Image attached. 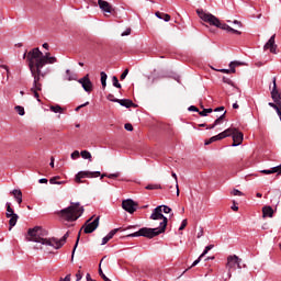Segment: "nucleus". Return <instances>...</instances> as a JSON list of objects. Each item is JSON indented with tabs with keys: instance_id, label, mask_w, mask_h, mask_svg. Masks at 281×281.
I'll list each match as a JSON object with an SVG mask.
<instances>
[{
	"instance_id": "nucleus-33",
	"label": "nucleus",
	"mask_w": 281,
	"mask_h": 281,
	"mask_svg": "<svg viewBox=\"0 0 281 281\" xmlns=\"http://www.w3.org/2000/svg\"><path fill=\"white\" fill-rule=\"evenodd\" d=\"M243 65H245V64L240 63V61H231L229 67H231V69H236V67H240Z\"/></svg>"
},
{
	"instance_id": "nucleus-16",
	"label": "nucleus",
	"mask_w": 281,
	"mask_h": 281,
	"mask_svg": "<svg viewBox=\"0 0 281 281\" xmlns=\"http://www.w3.org/2000/svg\"><path fill=\"white\" fill-rule=\"evenodd\" d=\"M211 249H214V245H209L205 247L203 254L200 255V257L193 261V263L191 265L190 269H192V267H196V265H199V262H201L202 258H205V255L211 251Z\"/></svg>"
},
{
	"instance_id": "nucleus-12",
	"label": "nucleus",
	"mask_w": 281,
	"mask_h": 281,
	"mask_svg": "<svg viewBox=\"0 0 281 281\" xmlns=\"http://www.w3.org/2000/svg\"><path fill=\"white\" fill-rule=\"evenodd\" d=\"M227 133H232V130H225L224 132L220 133L218 135L211 137L209 140H205V146H210V144H212L214 142H218L221 139H225V137H229V134H227Z\"/></svg>"
},
{
	"instance_id": "nucleus-36",
	"label": "nucleus",
	"mask_w": 281,
	"mask_h": 281,
	"mask_svg": "<svg viewBox=\"0 0 281 281\" xmlns=\"http://www.w3.org/2000/svg\"><path fill=\"white\" fill-rule=\"evenodd\" d=\"M11 194L14 195V199H19V196H23V192H21V190H16V189L11 191Z\"/></svg>"
},
{
	"instance_id": "nucleus-19",
	"label": "nucleus",
	"mask_w": 281,
	"mask_h": 281,
	"mask_svg": "<svg viewBox=\"0 0 281 281\" xmlns=\"http://www.w3.org/2000/svg\"><path fill=\"white\" fill-rule=\"evenodd\" d=\"M276 172H277L278 176L281 175V164L277 167L271 168V169L261 170L262 175H276Z\"/></svg>"
},
{
	"instance_id": "nucleus-59",
	"label": "nucleus",
	"mask_w": 281,
	"mask_h": 281,
	"mask_svg": "<svg viewBox=\"0 0 281 281\" xmlns=\"http://www.w3.org/2000/svg\"><path fill=\"white\" fill-rule=\"evenodd\" d=\"M171 176L173 177V179L176 180V183H177V173L172 172Z\"/></svg>"
},
{
	"instance_id": "nucleus-57",
	"label": "nucleus",
	"mask_w": 281,
	"mask_h": 281,
	"mask_svg": "<svg viewBox=\"0 0 281 281\" xmlns=\"http://www.w3.org/2000/svg\"><path fill=\"white\" fill-rule=\"evenodd\" d=\"M43 47H44V49H49V44L44 43V44H43Z\"/></svg>"
},
{
	"instance_id": "nucleus-52",
	"label": "nucleus",
	"mask_w": 281,
	"mask_h": 281,
	"mask_svg": "<svg viewBox=\"0 0 281 281\" xmlns=\"http://www.w3.org/2000/svg\"><path fill=\"white\" fill-rule=\"evenodd\" d=\"M86 280H87V281H95V279L91 278V274H90V273H87Z\"/></svg>"
},
{
	"instance_id": "nucleus-28",
	"label": "nucleus",
	"mask_w": 281,
	"mask_h": 281,
	"mask_svg": "<svg viewBox=\"0 0 281 281\" xmlns=\"http://www.w3.org/2000/svg\"><path fill=\"white\" fill-rule=\"evenodd\" d=\"M145 190H161V186L160 184H148L147 187H145Z\"/></svg>"
},
{
	"instance_id": "nucleus-13",
	"label": "nucleus",
	"mask_w": 281,
	"mask_h": 281,
	"mask_svg": "<svg viewBox=\"0 0 281 281\" xmlns=\"http://www.w3.org/2000/svg\"><path fill=\"white\" fill-rule=\"evenodd\" d=\"M98 5L100 10H102V12H106L108 14H113V12L115 11L111 3L104 0H98Z\"/></svg>"
},
{
	"instance_id": "nucleus-15",
	"label": "nucleus",
	"mask_w": 281,
	"mask_h": 281,
	"mask_svg": "<svg viewBox=\"0 0 281 281\" xmlns=\"http://www.w3.org/2000/svg\"><path fill=\"white\" fill-rule=\"evenodd\" d=\"M272 83H273V88L271 91V98H272L273 102H281V93H280V91H278V85L276 83V77H273Z\"/></svg>"
},
{
	"instance_id": "nucleus-48",
	"label": "nucleus",
	"mask_w": 281,
	"mask_h": 281,
	"mask_svg": "<svg viewBox=\"0 0 281 281\" xmlns=\"http://www.w3.org/2000/svg\"><path fill=\"white\" fill-rule=\"evenodd\" d=\"M59 281H71V274H67L64 279L60 278Z\"/></svg>"
},
{
	"instance_id": "nucleus-45",
	"label": "nucleus",
	"mask_w": 281,
	"mask_h": 281,
	"mask_svg": "<svg viewBox=\"0 0 281 281\" xmlns=\"http://www.w3.org/2000/svg\"><path fill=\"white\" fill-rule=\"evenodd\" d=\"M234 196H243V193L238 189L233 190Z\"/></svg>"
},
{
	"instance_id": "nucleus-30",
	"label": "nucleus",
	"mask_w": 281,
	"mask_h": 281,
	"mask_svg": "<svg viewBox=\"0 0 281 281\" xmlns=\"http://www.w3.org/2000/svg\"><path fill=\"white\" fill-rule=\"evenodd\" d=\"M113 87H116V89H122V85L120 83V80L114 76L112 77Z\"/></svg>"
},
{
	"instance_id": "nucleus-43",
	"label": "nucleus",
	"mask_w": 281,
	"mask_h": 281,
	"mask_svg": "<svg viewBox=\"0 0 281 281\" xmlns=\"http://www.w3.org/2000/svg\"><path fill=\"white\" fill-rule=\"evenodd\" d=\"M78 157H80V151L75 150V151L71 154V159H78Z\"/></svg>"
},
{
	"instance_id": "nucleus-40",
	"label": "nucleus",
	"mask_w": 281,
	"mask_h": 281,
	"mask_svg": "<svg viewBox=\"0 0 281 281\" xmlns=\"http://www.w3.org/2000/svg\"><path fill=\"white\" fill-rule=\"evenodd\" d=\"M186 227H188V220H183L180 227H179V231L180 232H183V229H186Z\"/></svg>"
},
{
	"instance_id": "nucleus-63",
	"label": "nucleus",
	"mask_w": 281,
	"mask_h": 281,
	"mask_svg": "<svg viewBox=\"0 0 281 281\" xmlns=\"http://www.w3.org/2000/svg\"><path fill=\"white\" fill-rule=\"evenodd\" d=\"M200 127H205L207 126V124L203 123V124H199Z\"/></svg>"
},
{
	"instance_id": "nucleus-22",
	"label": "nucleus",
	"mask_w": 281,
	"mask_h": 281,
	"mask_svg": "<svg viewBox=\"0 0 281 281\" xmlns=\"http://www.w3.org/2000/svg\"><path fill=\"white\" fill-rule=\"evenodd\" d=\"M155 15L157 16V19H162L166 22L170 21V14H168V13H161V12L157 11L155 13Z\"/></svg>"
},
{
	"instance_id": "nucleus-4",
	"label": "nucleus",
	"mask_w": 281,
	"mask_h": 281,
	"mask_svg": "<svg viewBox=\"0 0 281 281\" xmlns=\"http://www.w3.org/2000/svg\"><path fill=\"white\" fill-rule=\"evenodd\" d=\"M196 14L198 16H200L202 21H204V23H209V25L220 27V30H225L226 32H231L232 34H237L238 36H240L241 34L240 31L233 29L232 26L225 23H221V20H218V18H216V15L212 13H206L205 11L198 9Z\"/></svg>"
},
{
	"instance_id": "nucleus-64",
	"label": "nucleus",
	"mask_w": 281,
	"mask_h": 281,
	"mask_svg": "<svg viewBox=\"0 0 281 281\" xmlns=\"http://www.w3.org/2000/svg\"><path fill=\"white\" fill-rule=\"evenodd\" d=\"M234 23H235L236 25H240V22H238V20H235Z\"/></svg>"
},
{
	"instance_id": "nucleus-54",
	"label": "nucleus",
	"mask_w": 281,
	"mask_h": 281,
	"mask_svg": "<svg viewBox=\"0 0 281 281\" xmlns=\"http://www.w3.org/2000/svg\"><path fill=\"white\" fill-rule=\"evenodd\" d=\"M201 236H203V228H200V231L198 233V238H201Z\"/></svg>"
},
{
	"instance_id": "nucleus-39",
	"label": "nucleus",
	"mask_w": 281,
	"mask_h": 281,
	"mask_svg": "<svg viewBox=\"0 0 281 281\" xmlns=\"http://www.w3.org/2000/svg\"><path fill=\"white\" fill-rule=\"evenodd\" d=\"M159 207H162V212L165 214H170L172 212V209H170V206L167 205H160Z\"/></svg>"
},
{
	"instance_id": "nucleus-23",
	"label": "nucleus",
	"mask_w": 281,
	"mask_h": 281,
	"mask_svg": "<svg viewBox=\"0 0 281 281\" xmlns=\"http://www.w3.org/2000/svg\"><path fill=\"white\" fill-rule=\"evenodd\" d=\"M7 218H10V216L16 215V213H14V210L12 209V204L10 202H7Z\"/></svg>"
},
{
	"instance_id": "nucleus-10",
	"label": "nucleus",
	"mask_w": 281,
	"mask_h": 281,
	"mask_svg": "<svg viewBox=\"0 0 281 281\" xmlns=\"http://www.w3.org/2000/svg\"><path fill=\"white\" fill-rule=\"evenodd\" d=\"M137 203L133 201L132 199L123 200L122 207L125 210V212H128V214H135L137 212Z\"/></svg>"
},
{
	"instance_id": "nucleus-32",
	"label": "nucleus",
	"mask_w": 281,
	"mask_h": 281,
	"mask_svg": "<svg viewBox=\"0 0 281 281\" xmlns=\"http://www.w3.org/2000/svg\"><path fill=\"white\" fill-rule=\"evenodd\" d=\"M58 59L56 57H48L44 63L45 65H54V63H57Z\"/></svg>"
},
{
	"instance_id": "nucleus-5",
	"label": "nucleus",
	"mask_w": 281,
	"mask_h": 281,
	"mask_svg": "<svg viewBox=\"0 0 281 281\" xmlns=\"http://www.w3.org/2000/svg\"><path fill=\"white\" fill-rule=\"evenodd\" d=\"M58 216L67 221L68 223H74V221H78L82 214H85V207L80 206V202L74 203L71 202L70 205L61 211H59Z\"/></svg>"
},
{
	"instance_id": "nucleus-29",
	"label": "nucleus",
	"mask_w": 281,
	"mask_h": 281,
	"mask_svg": "<svg viewBox=\"0 0 281 281\" xmlns=\"http://www.w3.org/2000/svg\"><path fill=\"white\" fill-rule=\"evenodd\" d=\"M214 110H212V108L210 109H203V111L199 112V115H201V117H205L207 115V113H212Z\"/></svg>"
},
{
	"instance_id": "nucleus-47",
	"label": "nucleus",
	"mask_w": 281,
	"mask_h": 281,
	"mask_svg": "<svg viewBox=\"0 0 281 281\" xmlns=\"http://www.w3.org/2000/svg\"><path fill=\"white\" fill-rule=\"evenodd\" d=\"M108 100H110V102H115V100H120V99H115V95L113 94H108Z\"/></svg>"
},
{
	"instance_id": "nucleus-6",
	"label": "nucleus",
	"mask_w": 281,
	"mask_h": 281,
	"mask_svg": "<svg viewBox=\"0 0 281 281\" xmlns=\"http://www.w3.org/2000/svg\"><path fill=\"white\" fill-rule=\"evenodd\" d=\"M243 262V259H240L236 255H231L227 257V263H226V269H228L227 276L228 278H232V269H243V266L240 263Z\"/></svg>"
},
{
	"instance_id": "nucleus-17",
	"label": "nucleus",
	"mask_w": 281,
	"mask_h": 281,
	"mask_svg": "<svg viewBox=\"0 0 281 281\" xmlns=\"http://www.w3.org/2000/svg\"><path fill=\"white\" fill-rule=\"evenodd\" d=\"M114 102H117L119 104H121V106H125L126 109H131V106H137V104L133 103V101L128 99H119L114 100Z\"/></svg>"
},
{
	"instance_id": "nucleus-38",
	"label": "nucleus",
	"mask_w": 281,
	"mask_h": 281,
	"mask_svg": "<svg viewBox=\"0 0 281 281\" xmlns=\"http://www.w3.org/2000/svg\"><path fill=\"white\" fill-rule=\"evenodd\" d=\"M221 74H236V69L235 68H231V69H220Z\"/></svg>"
},
{
	"instance_id": "nucleus-56",
	"label": "nucleus",
	"mask_w": 281,
	"mask_h": 281,
	"mask_svg": "<svg viewBox=\"0 0 281 281\" xmlns=\"http://www.w3.org/2000/svg\"><path fill=\"white\" fill-rule=\"evenodd\" d=\"M40 183H47V179L45 178L40 179Z\"/></svg>"
},
{
	"instance_id": "nucleus-25",
	"label": "nucleus",
	"mask_w": 281,
	"mask_h": 281,
	"mask_svg": "<svg viewBox=\"0 0 281 281\" xmlns=\"http://www.w3.org/2000/svg\"><path fill=\"white\" fill-rule=\"evenodd\" d=\"M80 155H81V157H82V159H89V161H91V153H89V150H82L81 153H80Z\"/></svg>"
},
{
	"instance_id": "nucleus-50",
	"label": "nucleus",
	"mask_w": 281,
	"mask_h": 281,
	"mask_svg": "<svg viewBox=\"0 0 281 281\" xmlns=\"http://www.w3.org/2000/svg\"><path fill=\"white\" fill-rule=\"evenodd\" d=\"M189 111H195L196 113H199V108L191 105L189 106Z\"/></svg>"
},
{
	"instance_id": "nucleus-58",
	"label": "nucleus",
	"mask_w": 281,
	"mask_h": 281,
	"mask_svg": "<svg viewBox=\"0 0 281 281\" xmlns=\"http://www.w3.org/2000/svg\"><path fill=\"white\" fill-rule=\"evenodd\" d=\"M49 166H50L52 168H54V157L50 158V164H49Z\"/></svg>"
},
{
	"instance_id": "nucleus-34",
	"label": "nucleus",
	"mask_w": 281,
	"mask_h": 281,
	"mask_svg": "<svg viewBox=\"0 0 281 281\" xmlns=\"http://www.w3.org/2000/svg\"><path fill=\"white\" fill-rule=\"evenodd\" d=\"M60 177H53L49 179V183L60 186L63 182L58 181Z\"/></svg>"
},
{
	"instance_id": "nucleus-2",
	"label": "nucleus",
	"mask_w": 281,
	"mask_h": 281,
	"mask_svg": "<svg viewBox=\"0 0 281 281\" xmlns=\"http://www.w3.org/2000/svg\"><path fill=\"white\" fill-rule=\"evenodd\" d=\"M150 218L151 221L162 222H160L159 227L156 228L143 227L139 231L127 235L128 238H137L139 236H144V238H155V236H159V234H164L166 232V227H168V217L164 216V206H157L154 209Z\"/></svg>"
},
{
	"instance_id": "nucleus-11",
	"label": "nucleus",
	"mask_w": 281,
	"mask_h": 281,
	"mask_svg": "<svg viewBox=\"0 0 281 281\" xmlns=\"http://www.w3.org/2000/svg\"><path fill=\"white\" fill-rule=\"evenodd\" d=\"M77 82L81 85L86 93H91V91H93V82H91L89 75H86L83 78H80L79 80H77Z\"/></svg>"
},
{
	"instance_id": "nucleus-14",
	"label": "nucleus",
	"mask_w": 281,
	"mask_h": 281,
	"mask_svg": "<svg viewBox=\"0 0 281 281\" xmlns=\"http://www.w3.org/2000/svg\"><path fill=\"white\" fill-rule=\"evenodd\" d=\"M263 49H269L271 54H276V49H278V45H276V34H273L269 41L263 46Z\"/></svg>"
},
{
	"instance_id": "nucleus-1",
	"label": "nucleus",
	"mask_w": 281,
	"mask_h": 281,
	"mask_svg": "<svg viewBox=\"0 0 281 281\" xmlns=\"http://www.w3.org/2000/svg\"><path fill=\"white\" fill-rule=\"evenodd\" d=\"M26 56V60L29 61V69L31 71V76L33 78V86L30 89L31 93H33L34 98H36L37 102H41V94L38 91H43V83H41V78H45L46 74L43 72V66L48 58H52L50 53H46L43 55V52L38 48H33L26 54H24V58Z\"/></svg>"
},
{
	"instance_id": "nucleus-46",
	"label": "nucleus",
	"mask_w": 281,
	"mask_h": 281,
	"mask_svg": "<svg viewBox=\"0 0 281 281\" xmlns=\"http://www.w3.org/2000/svg\"><path fill=\"white\" fill-rule=\"evenodd\" d=\"M124 128H125V131H133V124L126 123V124L124 125Z\"/></svg>"
},
{
	"instance_id": "nucleus-21",
	"label": "nucleus",
	"mask_w": 281,
	"mask_h": 281,
	"mask_svg": "<svg viewBox=\"0 0 281 281\" xmlns=\"http://www.w3.org/2000/svg\"><path fill=\"white\" fill-rule=\"evenodd\" d=\"M19 221V215H11L10 220H9V225H10V231H12V227H14V225H16V222Z\"/></svg>"
},
{
	"instance_id": "nucleus-55",
	"label": "nucleus",
	"mask_w": 281,
	"mask_h": 281,
	"mask_svg": "<svg viewBox=\"0 0 281 281\" xmlns=\"http://www.w3.org/2000/svg\"><path fill=\"white\" fill-rule=\"evenodd\" d=\"M214 111H215V112H218V111H225V106L216 108Z\"/></svg>"
},
{
	"instance_id": "nucleus-20",
	"label": "nucleus",
	"mask_w": 281,
	"mask_h": 281,
	"mask_svg": "<svg viewBox=\"0 0 281 281\" xmlns=\"http://www.w3.org/2000/svg\"><path fill=\"white\" fill-rule=\"evenodd\" d=\"M262 216L263 218H273V209L271 206H263Z\"/></svg>"
},
{
	"instance_id": "nucleus-24",
	"label": "nucleus",
	"mask_w": 281,
	"mask_h": 281,
	"mask_svg": "<svg viewBox=\"0 0 281 281\" xmlns=\"http://www.w3.org/2000/svg\"><path fill=\"white\" fill-rule=\"evenodd\" d=\"M106 78H108L106 72L102 71L101 72V85H102L103 89H106Z\"/></svg>"
},
{
	"instance_id": "nucleus-18",
	"label": "nucleus",
	"mask_w": 281,
	"mask_h": 281,
	"mask_svg": "<svg viewBox=\"0 0 281 281\" xmlns=\"http://www.w3.org/2000/svg\"><path fill=\"white\" fill-rule=\"evenodd\" d=\"M122 228H114L112 229L105 237H103L101 245H106L109 240L113 238L119 232H121Z\"/></svg>"
},
{
	"instance_id": "nucleus-31",
	"label": "nucleus",
	"mask_w": 281,
	"mask_h": 281,
	"mask_svg": "<svg viewBox=\"0 0 281 281\" xmlns=\"http://www.w3.org/2000/svg\"><path fill=\"white\" fill-rule=\"evenodd\" d=\"M50 111H53V113H61L63 108L60 105H52Z\"/></svg>"
},
{
	"instance_id": "nucleus-42",
	"label": "nucleus",
	"mask_w": 281,
	"mask_h": 281,
	"mask_svg": "<svg viewBox=\"0 0 281 281\" xmlns=\"http://www.w3.org/2000/svg\"><path fill=\"white\" fill-rule=\"evenodd\" d=\"M82 280V271L78 270L76 273V281H81Z\"/></svg>"
},
{
	"instance_id": "nucleus-41",
	"label": "nucleus",
	"mask_w": 281,
	"mask_h": 281,
	"mask_svg": "<svg viewBox=\"0 0 281 281\" xmlns=\"http://www.w3.org/2000/svg\"><path fill=\"white\" fill-rule=\"evenodd\" d=\"M127 76H128V68H126V69L122 72V75H121V80H125Z\"/></svg>"
},
{
	"instance_id": "nucleus-9",
	"label": "nucleus",
	"mask_w": 281,
	"mask_h": 281,
	"mask_svg": "<svg viewBox=\"0 0 281 281\" xmlns=\"http://www.w3.org/2000/svg\"><path fill=\"white\" fill-rule=\"evenodd\" d=\"M93 217L89 218L86 223V227L83 228L85 234H93L94 231L98 229L100 225V216L95 217L93 222H91Z\"/></svg>"
},
{
	"instance_id": "nucleus-37",
	"label": "nucleus",
	"mask_w": 281,
	"mask_h": 281,
	"mask_svg": "<svg viewBox=\"0 0 281 281\" xmlns=\"http://www.w3.org/2000/svg\"><path fill=\"white\" fill-rule=\"evenodd\" d=\"M78 243H80V232H79V234H78V237H77L75 247H74V249H72L71 258H74V255L76 254V249L78 248Z\"/></svg>"
},
{
	"instance_id": "nucleus-61",
	"label": "nucleus",
	"mask_w": 281,
	"mask_h": 281,
	"mask_svg": "<svg viewBox=\"0 0 281 281\" xmlns=\"http://www.w3.org/2000/svg\"><path fill=\"white\" fill-rule=\"evenodd\" d=\"M238 106H239L238 103L233 104V109H238Z\"/></svg>"
},
{
	"instance_id": "nucleus-51",
	"label": "nucleus",
	"mask_w": 281,
	"mask_h": 281,
	"mask_svg": "<svg viewBox=\"0 0 281 281\" xmlns=\"http://www.w3.org/2000/svg\"><path fill=\"white\" fill-rule=\"evenodd\" d=\"M19 205H21V203H23V195H19L18 198H15Z\"/></svg>"
},
{
	"instance_id": "nucleus-53",
	"label": "nucleus",
	"mask_w": 281,
	"mask_h": 281,
	"mask_svg": "<svg viewBox=\"0 0 281 281\" xmlns=\"http://www.w3.org/2000/svg\"><path fill=\"white\" fill-rule=\"evenodd\" d=\"M233 212H238V206H236V202H234V205L232 206Z\"/></svg>"
},
{
	"instance_id": "nucleus-26",
	"label": "nucleus",
	"mask_w": 281,
	"mask_h": 281,
	"mask_svg": "<svg viewBox=\"0 0 281 281\" xmlns=\"http://www.w3.org/2000/svg\"><path fill=\"white\" fill-rule=\"evenodd\" d=\"M104 177H108V179H117V177H120V172L110 173V175L103 173V175L101 176V179H104Z\"/></svg>"
},
{
	"instance_id": "nucleus-27",
	"label": "nucleus",
	"mask_w": 281,
	"mask_h": 281,
	"mask_svg": "<svg viewBox=\"0 0 281 281\" xmlns=\"http://www.w3.org/2000/svg\"><path fill=\"white\" fill-rule=\"evenodd\" d=\"M226 113H227V112H224L220 117H217V119L214 121V126H218V124H222L223 120H225Z\"/></svg>"
},
{
	"instance_id": "nucleus-35",
	"label": "nucleus",
	"mask_w": 281,
	"mask_h": 281,
	"mask_svg": "<svg viewBox=\"0 0 281 281\" xmlns=\"http://www.w3.org/2000/svg\"><path fill=\"white\" fill-rule=\"evenodd\" d=\"M15 111L19 113V115H25V109L21 105H16Z\"/></svg>"
},
{
	"instance_id": "nucleus-49",
	"label": "nucleus",
	"mask_w": 281,
	"mask_h": 281,
	"mask_svg": "<svg viewBox=\"0 0 281 281\" xmlns=\"http://www.w3.org/2000/svg\"><path fill=\"white\" fill-rule=\"evenodd\" d=\"M130 34H131V29H127L125 32L121 34V36H130Z\"/></svg>"
},
{
	"instance_id": "nucleus-62",
	"label": "nucleus",
	"mask_w": 281,
	"mask_h": 281,
	"mask_svg": "<svg viewBox=\"0 0 281 281\" xmlns=\"http://www.w3.org/2000/svg\"><path fill=\"white\" fill-rule=\"evenodd\" d=\"M258 199H262V193H257Z\"/></svg>"
},
{
	"instance_id": "nucleus-7",
	"label": "nucleus",
	"mask_w": 281,
	"mask_h": 281,
	"mask_svg": "<svg viewBox=\"0 0 281 281\" xmlns=\"http://www.w3.org/2000/svg\"><path fill=\"white\" fill-rule=\"evenodd\" d=\"M100 171H79L76 176H75V181L77 183H85V181H82V179H93L97 177H100Z\"/></svg>"
},
{
	"instance_id": "nucleus-8",
	"label": "nucleus",
	"mask_w": 281,
	"mask_h": 281,
	"mask_svg": "<svg viewBox=\"0 0 281 281\" xmlns=\"http://www.w3.org/2000/svg\"><path fill=\"white\" fill-rule=\"evenodd\" d=\"M227 131H232V132H227V135L228 137H233V146H240L244 139L243 133L238 132V130L235 127H229L227 128Z\"/></svg>"
},
{
	"instance_id": "nucleus-3",
	"label": "nucleus",
	"mask_w": 281,
	"mask_h": 281,
	"mask_svg": "<svg viewBox=\"0 0 281 281\" xmlns=\"http://www.w3.org/2000/svg\"><path fill=\"white\" fill-rule=\"evenodd\" d=\"M26 239L31 243H41V245H47L48 247H54V249H60L65 243H67V238H69V232H67L60 239L53 238H42L41 236H47V231L43 229L41 226H35L27 231Z\"/></svg>"
},
{
	"instance_id": "nucleus-44",
	"label": "nucleus",
	"mask_w": 281,
	"mask_h": 281,
	"mask_svg": "<svg viewBox=\"0 0 281 281\" xmlns=\"http://www.w3.org/2000/svg\"><path fill=\"white\" fill-rule=\"evenodd\" d=\"M85 106H89V101H87L86 103L78 105L75 111H80V109H85Z\"/></svg>"
},
{
	"instance_id": "nucleus-60",
	"label": "nucleus",
	"mask_w": 281,
	"mask_h": 281,
	"mask_svg": "<svg viewBox=\"0 0 281 281\" xmlns=\"http://www.w3.org/2000/svg\"><path fill=\"white\" fill-rule=\"evenodd\" d=\"M215 126H216V125H214V123H213L212 125L207 126L206 128L212 130V128H214Z\"/></svg>"
}]
</instances>
